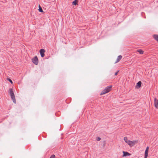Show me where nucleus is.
<instances>
[{
    "label": "nucleus",
    "mask_w": 158,
    "mask_h": 158,
    "mask_svg": "<svg viewBox=\"0 0 158 158\" xmlns=\"http://www.w3.org/2000/svg\"><path fill=\"white\" fill-rule=\"evenodd\" d=\"M123 156H129L131 155V154L129 152H127L123 151Z\"/></svg>",
    "instance_id": "6e6552de"
},
{
    "label": "nucleus",
    "mask_w": 158,
    "mask_h": 158,
    "mask_svg": "<svg viewBox=\"0 0 158 158\" xmlns=\"http://www.w3.org/2000/svg\"><path fill=\"white\" fill-rule=\"evenodd\" d=\"M154 104L155 107L158 109V100L156 98L154 99Z\"/></svg>",
    "instance_id": "0eeeda50"
},
{
    "label": "nucleus",
    "mask_w": 158,
    "mask_h": 158,
    "mask_svg": "<svg viewBox=\"0 0 158 158\" xmlns=\"http://www.w3.org/2000/svg\"><path fill=\"white\" fill-rule=\"evenodd\" d=\"M39 12H43V10H42V8L40 6V5L39 6Z\"/></svg>",
    "instance_id": "4468645a"
},
{
    "label": "nucleus",
    "mask_w": 158,
    "mask_h": 158,
    "mask_svg": "<svg viewBox=\"0 0 158 158\" xmlns=\"http://www.w3.org/2000/svg\"><path fill=\"white\" fill-rule=\"evenodd\" d=\"M149 149V147H147L146 148V150L145 152V154H144V158H147V157L148 156V151Z\"/></svg>",
    "instance_id": "423d86ee"
},
{
    "label": "nucleus",
    "mask_w": 158,
    "mask_h": 158,
    "mask_svg": "<svg viewBox=\"0 0 158 158\" xmlns=\"http://www.w3.org/2000/svg\"><path fill=\"white\" fill-rule=\"evenodd\" d=\"M137 141H131L130 140L128 141L127 143L128 145H129L130 147H132L134 146L135 144L137 143Z\"/></svg>",
    "instance_id": "20e7f679"
},
{
    "label": "nucleus",
    "mask_w": 158,
    "mask_h": 158,
    "mask_svg": "<svg viewBox=\"0 0 158 158\" xmlns=\"http://www.w3.org/2000/svg\"><path fill=\"white\" fill-rule=\"evenodd\" d=\"M111 88V85H110L106 87L102 91L101 94L103 95L108 93L110 90Z\"/></svg>",
    "instance_id": "f03ea898"
},
{
    "label": "nucleus",
    "mask_w": 158,
    "mask_h": 158,
    "mask_svg": "<svg viewBox=\"0 0 158 158\" xmlns=\"http://www.w3.org/2000/svg\"><path fill=\"white\" fill-rule=\"evenodd\" d=\"M74 1L78 2V0H74Z\"/></svg>",
    "instance_id": "aec40b11"
},
{
    "label": "nucleus",
    "mask_w": 158,
    "mask_h": 158,
    "mask_svg": "<svg viewBox=\"0 0 158 158\" xmlns=\"http://www.w3.org/2000/svg\"><path fill=\"white\" fill-rule=\"evenodd\" d=\"M96 140L97 141H99L101 140V138L99 137H98L96 138Z\"/></svg>",
    "instance_id": "f3484780"
},
{
    "label": "nucleus",
    "mask_w": 158,
    "mask_h": 158,
    "mask_svg": "<svg viewBox=\"0 0 158 158\" xmlns=\"http://www.w3.org/2000/svg\"><path fill=\"white\" fill-rule=\"evenodd\" d=\"M32 62L36 65H37L38 63V60L37 56H35L31 59Z\"/></svg>",
    "instance_id": "7ed1b4c3"
},
{
    "label": "nucleus",
    "mask_w": 158,
    "mask_h": 158,
    "mask_svg": "<svg viewBox=\"0 0 158 158\" xmlns=\"http://www.w3.org/2000/svg\"><path fill=\"white\" fill-rule=\"evenodd\" d=\"M153 36V38L158 42V35H154Z\"/></svg>",
    "instance_id": "9b49d317"
},
{
    "label": "nucleus",
    "mask_w": 158,
    "mask_h": 158,
    "mask_svg": "<svg viewBox=\"0 0 158 158\" xmlns=\"http://www.w3.org/2000/svg\"><path fill=\"white\" fill-rule=\"evenodd\" d=\"M122 56L121 55H119L118 56L116 60V62H115V63H117L118 62L122 59Z\"/></svg>",
    "instance_id": "9d476101"
},
{
    "label": "nucleus",
    "mask_w": 158,
    "mask_h": 158,
    "mask_svg": "<svg viewBox=\"0 0 158 158\" xmlns=\"http://www.w3.org/2000/svg\"><path fill=\"white\" fill-rule=\"evenodd\" d=\"M138 52L140 54H142L143 53V52L142 50L140 49L138 50Z\"/></svg>",
    "instance_id": "ddd939ff"
},
{
    "label": "nucleus",
    "mask_w": 158,
    "mask_h": 158,
    "mask_svg": "<svg viewBox=\"0 0 158 158\" xmlns=\"http://www.w3.org/2000/svg\"><path fill=\"white\" fill-rule=\"evenodd\" d=\"M8 80L11 83H13L12 81L10 79H8Z\"/></svg>",
    "instance_id": "dca6fc26"
},
{
    "label": "nucleus",
    "mask_w": 158,
    "mask_h": 158,
    "mask_svg": "<svg viewBox=\"0 0 158 158\" xmlns=\"http://www.w3.org/2000/svg\"><path fill=\"white\" fill-rule=\"evenodd\" d=\"M45 52V50L44 49H41L40 50V52L42 57H43L44 56V53Z\"/></svg>",
    "instance_id": "39448f33"
},
{
    "label": "nucleus",
    "mask_w": 158,
    "mask_h": 158,
    "mask_svg": "<svg viewBox=\"0 0 158 158\" xmlns=\"http://www.w3.org/2000/svg\"><path fill=\"white\" fill-rule=\"evenodd\" d=\"M72 4L73 5H74L75 6L77 4V2H76V1H74L73 2Z\"/></svg>",
    "instance_id": "2eb2a0df"
},
{
    "label": "nucleus",
    "mask_w": 158,
    "mask_h": 158,
    "mask_svg": "<svg viewBox=\"0 0 158 158\" xmlns=\"http://www.w3.org/2000/svg\"><path fill=\"white\" fill-rule=\"evenodd\" d=\"M124 140L125 141V142L127 143L128 141H129V140H128L127 138V137H125L124 138Z\"/></svg>",
    "instance_id": "f8f14e48"
},
{
    "label": "nucleus",
    "mask_w": 158,
    "mask_h": 158,
    "mask_svg": "<svg viewBox=\"0 0 158 158\" xmlns=\"http://www.w3.org/2000/svg\"><path fill=\"white\" fill-rule=\"evenodd\" d=\"M9 93L11 96V99L13 100L14 103H15L16 102L15 98L13 89L12 88H10L9 90Z\"/></svg>",
    "instance_id": "f257e3e1"
},
{
    "label": "nucleus",
    "mask_w": 158,
    "mask_h": 158,
    "mask_svg": "<svg viewBox=\"0 0 158 158\" xmlns=\"http://www.w3.org/2000/svg\"><path fill=\"white\" fill-rule=\"evenodd\" d=\"M118 72H119V71H118L117 72H116L114 74V75H117L118 74Z\"/></svg>",
    "instance_id": "6ab92c4d"
},
{
    "label": "nucleus",
    "mask_w": 158,
    "mask_h": 158,
    "mask_svg": "<svg viewBox=\"0 0 158 158\" xmlns=\"http://www.w3.org/2000/svg\"><path fill=\"white\" fill-rule=\"evenodd\" d=\"M141 81H139L137 84L136 86V87L137 89L139 88L141 86Z\"/></svg>",
    "instance_id": "1a4fd4ad"
},
{
    "label": "nucleus",
    "mask_w": 158,
    "mask_h": 158,
    "mask_svg": "<svg viewBox=\"0 0 158 158\" xmlns=\"http://www.w3.org/2000/svg\"><path fill=\"white\" fill-rule=\"evenodd\" d=\"M55 157V155H53L52 156H51L50 158H54Z\"/></svg>",
    "instance_id": "a211bd4d"
}]
</instances>
